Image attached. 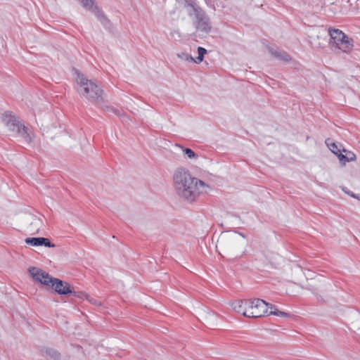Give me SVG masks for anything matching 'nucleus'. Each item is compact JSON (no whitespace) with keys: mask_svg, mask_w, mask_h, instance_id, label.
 Listing matches in <instances>:
<instances>
[{"mask_svg":"<svg viewBox=\"0 0 360 360\" xmlns=\"http://www.w3.org/2000/svg\"><path fill=\"white\" fill-rule=\"evenodd\" d=\"M30 276L36 281L45 285H50L51 277L48 273L37 267H30L28 269Z\"/></svg>","mask_w":360,"mask_h":360,"instance_id":"obj_9","label":"nucleus"},{"mask_svg":"<svg viewBox=\"0 0 360 360\" xmlns=\"http://www.w3.org/2000/svg\"><path fill=\"white\" fill-rule=\"evenodd\" d=\"M192 19L193 25L196 31L205 34H208L212 30V25L209 17L200 7L195 9L191 13V15H188Z\"/></svg>","mask_w":360,"mask_h":360,"instance_id":"obj_6","label":"nucleus"},{"mask_svg":"<svg viewBox=\"0 0 360 360\" xmlns=\"http://www.w3.org/2000/svg\"><path fill=\"white\" fill-rule=\"evenodd\" d=\"M25 243L28 245L33 246L44 245L49 248H53L55 245L51 243L49 238L39 237V238H27Z\"/></svg>","mask_w":360,"mask_h":360,"instance_id":"obj_10","label":"nucleus"},{"mask_svg":"<svg viewBox=\"0 0 360 360\" xmlns=\"http://www.w3.org/2000/svg\"><path fill=\"white\" fill-rule=\"evenodd\" d=\"M173 180L178 195L189 202L194 201L208 187L204 181L192 176L188 170L181 167L175 170Z\"/></svg>","mask_w":360,"mask_h":360,"instance_id":"obj_1","label":"nucleus"},{"mask_svg":"<svg viewBox=\"0 0 360 360\" xmlns=\"http://www.w3.org/2000/svg\"><path fill=\"white\" fill-rule=\"evenodd\" d=\"M330 40L329 42L332 49H339L342 52L347 53L353 47L352 39H349L341 30L338 29L329 30Z\"/></svg>","mask_w":360,"mask_h":360,"instance_id":"obj_5","label":"nucleus"},{"mask_svg":"<svg viewBox=\"0 0 360 360\" xmlns=\"http://www.w3.org/2000/svg\"><path fill=\"white\" fill-rule=\"evenodd\" d=\"M43 226V221L41 218L32 217V219L28 226V231L32 233V234L38 233Z\"/></svg>","mask_w":360,"mask_h":360,"instance_id":"obj_14","label":"nucleus"},{"mask_svg":"<svg viewBox=\"0 0 360 360\" xmlns=\"http://www.w3.org/2000/svg\"><path fill=\"white\" fill-rule=\"evenodd\" d=\"M268 315H274V316L284 317V318H289V317H290V314H288V313L284 312V311H280L278 309L276 310V311H269Z\"/></svg>","mask_w":360,"mask_h":360,"instance_id":"obj_23","label":"nucleus"},{"mask_svg":"<svg viewBox=\"0 0 360 360\" xmlns=\"http://www.w3.org/2000/svg\"><path fill=\"white\" fill-rule=\"evenodd\" d=\"M106 108H107L108 110H112L115 113H117L118 112L117 110H114L112 107L107 106Z\"/></svg>","mask_w":360,"mask_h":360,"instance_id":"obj_26","label":"nucleus"},{"mask_svg":"<svg viewBox=\"0 0 360 360\" xmlns=\"http://www.w3.org/2000/svg\"><path fill=\"white\" fill-rule=\"evenodd\" d=\"M359 200H360V198H358Z\"/></svg>","mask_w":360,"mask_h":360,"instance_id":"obj_31","label":"nucleus"},{"mask_svg":"<svg viewBox=\"0 0 360 360\" xmlns=\"http://www.w3.org/2000/svg\"><path fill=\"white\" fill-rule=\"evenodd\" d=\"M247 304L249 307L248 317L258 318L269 314L267 302L262 299L249 300Z\"/></svg>","mask_w":360,"mask_h":360,"instance_id":"obj_8","label":"nucleus"},{"mask_svg":"<svg viewBox=\"0 0 360 360\" xmlns=\"http://www.w3.org/2000/svg\"><path fill=\"white\" fill-rule=\"evenodd\" d=\"M342 152L345 153V155L342 153H340L339 155V160L341 163L345 164L346 162L353 161L356 159V155L350 151L342 148Z\"/></svg>","mask_w":360,"mask_h":360,"instance_id":"obj_17","label":"nucleus"},{"mask_svg":"<svg viewBox=\"0 0 360 360\" xmlns=\"http://www.w3.org/2000/svg\"><path fill=\"white\" fill-rule=\"evenodd\" d=\"M76 84L77 91L80 96L94 104L104 102L103 91L94 81L88 79L83 74L77 72Z\"/></svg>","mask_w":360,"mask_h":360,"instance_id":"obj_2","label":"nucleus"},{"mask_svg":"<svg viewBox=\"0 0 360 360\" xmlns=\"http://www.w3.org/2000/svg\"><path fill=\"white\" fill-rule=\"evenodd\" d=\"M248 302L249 301L236 300L232 303L231 306L236 312L248 317L249 307L247 304V302Z\"/></svg>","mask_w":360,"mask_h":360,"instance_id":"obj_12","label":"nucleus"},{"mask_svg":"<svg viewBox=\"0 0 360 360\" xmlns=\"http://www.w3.org/2000/svg\"><path fill=\"white\" fill-rule=\"evenodd\" d=\"M321 286H318V287H316V286H313V285H309V287H307V288L310 290L313 294H314L315 295H316L317 297V299L319 300H321V301H324V300L323 299V297L321 296V295H319L317 294V291L319 290V288H321Z\"/></svg>","mask_w":360,"mask_h":360,"instance_id":"obj_24","label":"nucleus"},{"mask_svg":"<svg viewBox=\"0 0 360 360\" xmlns=\"http://www.w3.org/2000/svg\"><path fill=\"white\" fill-rule=\"evenodd\" d=\"M41 354L46 360H60L61 358L60 352L53 348L44 347Z\"/></svg>","mask_w":360,"mask_h":360,"instance_id":"obj_13","label":"nucleus"},{"mask_svg":"<svg viewBox=\"0 0 360 360\" xmlns=\"http://www.w3.org/2000/svg\"><path fill=\"white\" fill-rule=\"evenodd\" d=\"M50 285L53 287L55 292L60 295H72L75 297L83 298L86 297V295L76 292L73 290V288L67 282H64L58 278H52Z\"/></svg>","mask_w":360,"mask_h":360,"instance_id":"obj_7","label":"nucleus"},{"mask_svg":"<svg viewBox=\"0 0 360 360\" xmlns=\"http://www.w3.org/2000/svg\"><path fill=\"white\" fill-rule=\"evenodd\" d=\"M267 304H268V310L270 309V311H276L278 310V309L276 308V307L274 304H271L270 303H268L267 302Z\"/></svg>","mask_w":360,"mask_h":360,"instance_id":"obj_25","label":"nucleus"},{"mask_svg":"<svg viewBox=\"0 0 360 360\" xmlns=\"http://www.w3.org/2000/svg\"><path fill=\"white\" fill-rule=\"evenodd\" d=\"M94 304H100L101 303L96 300H94V302H92Z\"/></svg>","mask_w":360,"mask_h":360,"instance_id":"obj_28","label":"nucleus"},{"mask_svg":"<svg viewBox=\"0 0 360 360\" xmlns=\"http://www.w3.org/2000/svg\"><path fill=\"white\" fill-rule=\"evenodd\" d=\"M269 51L273 56H274L275 58H278L280 60L288 62L291 59L290 56L286 52L274 49H269Z\"/></svg>","mask_w":360,"mask_h":360,"instance_id":"obj_16","label":"nucleus"},{"mask_svg":"<svg viewBox=\"0 0 360 360\" xmlns=\"http://www.w3.org/2000/svg\"><path fill=\"white\" fill-rule=\"evenodd\" d=\"M2 120L9 131L17 134L22 137L26 143H30L32 142V136L27 127L22 124L11 112L4 113Z\"/></svg>","mask_w":360,"mask_h":360,"instance_id":"obj_4","label":"nucleus"},{"mask_svg":"<svg viewBox=\"0 0 360 360\" xmlns=\"http://www.w3.org/2000/svg\"><path fill=\"white\" fill-rule=\"evenodd\" d=\"M325 142L329 150L339 158L340 153H342V146L340 143H335L333 139L330 138L327 139Z\"/></svg>","mask_w":360,"mask_h":360,"instance_id":"obj_15","label":"nucleus"},{"mask_svg":"<svg viewBox=\"0 0 360 360\" xmlns=\"http://www.w3.org/2000/svg\"><path fill=\"white\" fill-rule=\"evenodd\" d=\"M359 200H360V198H358Z\"/></svg>","mask_w":360,"mask_h":360,"instance_id":"obj_30","label":"nucleus"},{"mask_svg":"<svg viewBox=\"0 0 360 360\" xmlns=\"http://www.w3.org/2000/svg\"><path fill=\"white\" fill-rule=\"evenodd\" d=\"M350 195L352 196L353 198H356L354 193H351Z\"/></svg>","mask_w":360,"mask_h":360,"instance_id":"obj_29","label":"nucleus"},{"mask_svg":"<svg viewBox=\"0 0 360 360\" xmlns=\"http://www.w3.org/2000/svg\"><path fill=\"white\" fill-rule=\"evenodd\" d=\"M243 245V240L240 239L236 233H233L221 236L217 248L219 246L224 254L229 257H238L245 252Z\"/></svg>","mask_w":360,"mask_h":360,"instance_id":"obj_3","label":"nucleus"},{"mask_svg":"<svg viewBox=\"0 0 360 360\" xmlns=\"http://www.w3.org/2000/svg\"><path fill=\"white\" fill-rule=\"evenodd\" d=\"M80 3L82 4L83 7L86 9L91 10L92 9V12L97 16V18L102 22H104L105 20V17L101 11L98 10V8L96 6L93 8L94 6V0H79Z\"/></svg>","mask_w":360,"mask_h":360,"instance_id":"obj_11","label":"nucleus"},{"mask_svg":"<svg viewBox=\"0 0 360 360\" xmlns=\"http://www.w3.org/2000/svg\"><path fill=\"white\" fill-rule=\"evenodd\" d=\"M176 147L179 148L183 151L184 155H186L189 159H193L198 157V155L193 150L188 148H184V146L179 144H176Z\"/></svg>","mask_w":360,"mask_h":360,"instance_id":"obj_19","label":"nucleus"},{"mask_svg":"<svg viewBox=\"0 0 360 360\" xmlns=\"http://www.w3.org/2000/svg\"><path fill=\"white\" fill-rule=\"evenodd\" d=\"M198 56L195 59V63H200L203 60L204 55L207 53V50L205 48L199 46L198 48Z\"/></svg>","mask_w":360,"mask_h":360,"instance_id":"obj_21","label":"nucleus"},{"mask_svg":"<svg viewBox=\"0 0 360 360\" xmlns=\"http://www.w3.org/2000/svg\"><path fill=\"white\" fill-rule=\"evenodd\" d=\"M177 57L183 60H185V61H188V62H194L195 63V59L189 54L186 53H184V52H181V53H179L177 54Z\"/></svg>","mask_w":360,"mask_h":360,"instance_id":"obj_22","label":"nucleus"},{"mask_svg":"<svg viewBox=\"0 0 360 360\" xmlns=\"http://www.w3.org/2000/svg\"><path fill=\"white\" fill-rule=\"evenodd\" d=\"M184 7L186 9L188 15H191V13L195 9L200 8L195 0H184Z\"/></svg>","mask_w":360,"mask_h":360,"instance_id":"obj_18","label":"nucleus"},{"mask_svg":"<svg viewBox=\"0 0 360 360\" xmlns=\"http://www.w3.org/2000/svg\"><path fill=\"white\" fill-rule=\"evenodd\" d=\"M235 233H236V236H240L243 239L245 238V236L243 233H239V232H236V231Z\"/></svg>","mask_w":360,"mask_h":360,"instance_id":"obj_27","label":"nucleus"},{"mask_svg":"<svg viewBox=\"0 0 360 360\" xmlns=\"http://www.w3.org/2000/svg\"><path fill=\"white\" fill-rule=\"evenodd\" d=\"M216 320V316L214 314H207L205 316V321L210 327H214L216 326L214 321Z\"/></svg>","mask_w":360,"mask_h":360,"instance_id":"obj_20","label":"nucleus"}]
</instances>
